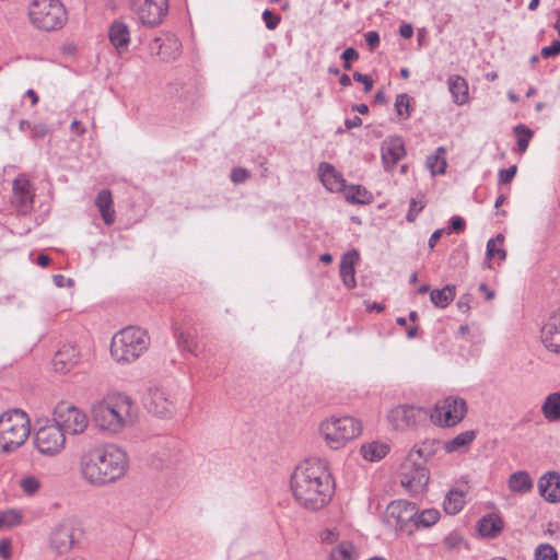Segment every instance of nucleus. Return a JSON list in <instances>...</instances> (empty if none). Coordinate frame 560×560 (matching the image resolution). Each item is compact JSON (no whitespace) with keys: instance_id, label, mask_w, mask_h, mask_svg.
Wrapping results in <instances>:
<instances>
[{"instance_id":"1","label":"nucleus","mask_w":560,"mask_h":560,"mask_svg":"<svg viewBox=\"0 0 560 560\" xmlns=\"http://www.w3.org/2000/svg\"><path fill=\"white\" fill-rule=\"evenodd\" d=\"M290 485L296 502L311 511L327 505L334 493L328 464L322 458H307L299 464L291 475Z\"/></svg>"},{"instance_id":"2","label":"nucleus","mask_w":560,"mask_h":560,"mask_svg":"<svg viewBox=\"0 0 560 560\" xmlns=\"http://www.w3.org/2000/svg\"><path fill=\"white\" fill-rule=\"evenodd\" d=\"M82 478L92 486H105L120 479L128 469L126 452L115 444H98L80 456Z\"/></svg>"},{"instance_id":"3","label":"nucleus","mask_w":560,"mask_h":560,"mask_svg":"<svg viewBox=\"0 0 560 560\" xmlns=\"http://www.w3.org/2000/svg\"><path fill=\"white\" fill-rule=\"evenodd\" d=\"M91 413L94 423L112 434L132 425L137 419V408L132 399L124 394L107 395L92 406Z\"/></svg>"},{"instance_id":"4","label":"nucleus","mask_w":560,"mask_h":560,"mask_svg":"<svg viewBox=\"0 0 560 560\" xmlns=\"http://www.w3.org/2000/svg\"><path fill=\"white\" fill-rule=\"evenodd\" d=\"M440 442L424 440L416 444L400 466V483L411 494L421 493L430 479L427 463L439 450Z\"/></svg>"},{"instance_id":"5","label":"nucleus","mask_w":560,"mask_h":560,"mask_svg":"<svg viewBox=\"0 0 560 560\" xmlns=\"http://www.w3.org/2000/svg\"><path fill=\"white\" fill-rule=\"evenodd\" d=\"M149 342L147 331L129 326L113 337L110 353L118 362H132L148 349Z\"/></svg>"},{"instance_id":"6","label":"nucleus","mask_w":560,"mask_h":560,"mask_svg":"<svg viewBox=\"0 0 560 560\" xmlns=\"http://www.w3.org/2000/svg\"><path fill=\"white\" fill-rule=\"evenodd\" d=\"M30 431V419L23 410L3 412L0 416V446L3 452H11L23 445Z\"/></svg>"},{"instance_id":"7","label":"nucleus","mask_w":560,"mask_h":560,"mask_svg":"<svg viewBox=\"0 0 560 560\" xmlns=\"http://www.w3.org/2000/svg\"><path fill=\"white\" fill-rule=\"evenodd\" d=\"M319 432L330 448L339 450L361 434L362 424L350 416L332 417L320 423Z\"/></svg>"},{"instance_id":"8","label":"nucleus","mask_w":560,"mask_h":560,"mask_svg":"<svg viewBox=\"0 0 560 560\" xmlns=\"http://www.w3.org/2000/svg\"><path fill=\"white\" fill-rule=\"evenodd\" d=\"M33 25L43 31L61 28L67 13L59 0H33L28 12Z\"/></svg>"},{"instance_id":"9","label":"nucleus","mask_w":560,"mask_h":560,"mask_svg":"<svg viewBox=\"0 0 560 560\" xmlns=\"http://www.w3.org/2000/svg\"><path fill=\"white\" fill-rule=\"evenodd\" d=\"M82 535L83 529L77 518H63L49 534V548L58 555H66L80 541Z\"/></svg>"},{"instance_id":"10","label":"nucleus","mask_w":560,"mask_h":560,"mask_svg":"<svg viewBox=\"0 0 560 560\" xmlns=\"http://www.w3.org/2000/svg\"><path fill=\"white\" fill-rule=\"evenodd\" d=\"M417 516L415 503L406 500L392 501L383 515L384 524L396 530L411 534L413 532V518Z\"/></svg>"},{"instance_id":"11","label":"nucleus","mask_w":560,"mask_h":560,"mask_svg":"<svg viewBox=\"0 0 560 560\" xmlns=\"http://www.w3.org/2000/svg\"><path fill=\"white\" fill-rule=\"evenodd\" d=\"M466 413V400L458 396H448L435 406L430 417L441 427H453L463 421Z\"/></svg>"},{"instance_id":"12","label":"nucleus","mask_w":560,"mask_h":560,"mask_svg":"<svg viewBox=\"0 0 560 560\" xmlns=\"http://www.w3.org/2000/svg\"><path fill=\"white\" fill-rule=\"evenodd\" d=\"M34 441L42 454L56 455L65 447L66 434L54 420L47 421L45 425L37 429Z\"/></svg>"},{"instance_id":"13","label":"nucleus","mask_w":560,"mask_h":560,"mask_svg":"<svg viewBox=\"0 0 560 560\" xmlns=\"http://www.w3.org/2000/svg\"><path fill=\"white\" fill-rule=\"evenodd\" d=\"M54 421L66 434H80L88 427L86 415L77 407L68 404H59L54 411Z\"/></svg>"},{"instance_id":"14","label":"nucleus","mask_w":560,"mask_h":560,"mask_svg":"<svg viewBox=\"0 0 560 560\" xmlns=\"http://www.w3.org/2000/svg\"><path fill=\"white\" fill-rule=\"evenodd\" d=\"M428 417V411L415 405H398L387 415L389 423L400 431L413 428Z\"/></svg>"},{"instance_id":"15","label":"nucleus","mask_w":560,"mask_h":560,"mask_svg":"<svg viewBox=\"0 0 560 560\" xmlns=\"http://www.w3.org/2000/svg\"><path fill=\"white\" fill-rule=\"evenodd\" d=\"M132 10L142 24L155 26L167 12V0H132Z\"/></svg>"},{"instance_id":"16","label":"nucleus","mask_w":560,"mask_h":560,"mask_svg":"<svg viewBox=\"0 0 560 560\" xmlns=\"http://www.w3.org/2000/svg\"><path fill=\"white\" fill-rule=\"evenodd\" d=\"M12 205L20 214H27L34 205V192L31 190V182L25 175H19L12 184Z\"/></svg>"},{"instance_id":"17","label":"nucleus","mask_w":560,"mask_h":560,"mask_svg":"<svg viewBox=\"0 0 560 560\" xmlns=\"http://www.w3.org/2000/svg\"><path fill=\"white\" fill-rule=\"evenodd\" d=\"M144 406L150 412L159 417H168L174 410L172 399L162 388H151L145 396Z\"/></svg>"},{"instance_id":"18","label":"nucleus","mask_w":560,"mask_h":560,"mask_svg":"<svg viewBox=\"0 0 560 560\" xmlns=\"http://www.w3.org/2000/svg\"><path fill=\"white\" fill-rule=\"evenodd\" d=\"M79 360L80 351L77 346L65 343L55 353L52 365L56 372L66 374L78 364Z\"/></svg>"},{"instance_id":"19","label":"nucleus","mask_w":560,"mask_h":560,"mask_svg":"<svg viewBox=\"0 0 560 560\" xmlns=\"http://www.w3.org/2000/svg\"><path fill=\"white\" fill-rule=\"evenodd\" d=\"M541 340L547 349L560 353V307L550 315L548 323L544 325Z\"/></svg>"},{"instance_id":"20","label":"nucleus","mask_w":560,"mask_h":560,"mask_svg":"<svg viewBox=\"0 0 560 560\" xmlns=\"http://www.w3.org/2000/svg\"><path fill=\"white\" fill-rule=\"evenodd\" d=\"M539 494L550 503L560 502V474L549 471L538 480Z\"/></svg>"},{"instance_id":"21","label":"nucleus","mask_w":560,"mask_h":560,"mask_svg":"<svg viewBox=\"0 0 560 560\" xmlns=\"http://www.w3.org/2000/svg\"><path fill=\"white\" fill-rule=\"evenodd\" d=\"M319 178L323 185L330 191H342L346 189V180L341 173L326 162L319 164L318 167Z\"/></svg>"},{"instance_id":"22","label":"nucleus","mask_w":560,"mask_h":560,"mask_svg":"<svg viewBox=\"0 0 560 560\" xmlns=\"http://www.w3.org/2000/svg\"><path fill=\"white\" fill-rule=\"evenodd\" d=\"M359 259V253L355 249H352L345 254L340 261V277L342 283L348 289H353L357 285L355 281V269L354 265Z\"/></svg>"},{"instance_id":"23","label":"nucleus","mask_w":560,"mask_h":560,"mask_svg":"<svg viewBox=\"0 0 560 560\" xmlns=\"http://www.w3.org/2000/svg\"><path fill=\"white\" fill-rule=\"evenodd\" d=\"M406 155L401 138H392L385 141L382 147V160L385 165H395Z\"/></svg>"},{"instance_id":"24","label":"nucleus","mask_w":560,"mask_h":560,"mask_svg":"<svg viewBox=\"0 0 560 560\" xmlns=\"http://www.w3.org/2000/svg\"><path fill=\"white\" fill-rule=\"evenodd\" d=\"M114 201L109 189H102L95 199L101 218L106 225H112L115 222V210L113 208Z\"/></svg>"},{"instance_id":"25","label":"nucleus","mask_w":560,"mask_h":560,"mask_svg":"<svg viewBox=\"0 0 560 560\" xmlns=\"http://www.w3.org/2000/svg\"><path fill=\"white\" fill-rule=\"evenodd\" d=\"M156 450L152 455L156 457L161 466L166 465L177 453V443L173 438L163 436L155 441Z\"/></svg>"},{"instance_id":"26","label":"nucleus","mask_w":560,"mask_h":560,"mask_svg":"<svg viewBox=\"0 0 560 560\" xmlns=\"http://www.w3.org/2000/svg\"><path fill=\"white\" fill-rule=\"evenodd\" d=\"M154 45L158 46L156 54L165 61L176 59L180 52V43L174 35H167L164 39L155 38Z\"/></svg>"},{"instance_id":"27","label":"nucleus","mask_w":560,"mask_h":560,"mask_svg":"<svg viewBox=\"0 0 560 560\" xmlns=\"http://www.w3.org/2000/svg\"><path fill=\"white\" fill-rule=\"evenodd\" d=\"M108 37L116 49L125 50L130 40L129 28L124 22L114 21L109 27Z\"/></svg>"},{"instance_id":"28","label":"nucleus","mask_w":560,"mask_h":560,"mask_svg":"<svg viewBox=\"0 0 560 560\" xmlns=\"http://www.w3.org/2000/svg\"><path fill=\"white\" fill-rule=\"evenodd\" d=\"M188 325H189V323H187V322H185L182 325H175L174 326V337L176 339L178 347L182 350L192 352L196 347V341H195L196 334H195V331H192L190 329V327Z\"/></svg>"},{"instance_id":"29","label":"nucleus","mask_w":560,"mask_h":560,"mask_svg":"<svg viewBox=\"0 0 560 560\" xmlns=\"http://www.w3.org/2000/svg\"><path fill=\"white\" fill-rule=\"evenodd\" d=\"M503 529V521L494 514L483 516L478 522V532L481 536L488 538L497 537Z\"/></svg>"},{"instance_id":"30","label":"nucleus","mask_w":560,"mask_h":560,"mask_svg":"<svg viewBox=\"0 0 560 560\" xmlns=\"http://www.w3.org/2000/svg\"><path fill=\"white\" fill-rule=\"evenodd\" d=\"M541 413L548 422L560 421V392L549 394L541 405Z\"/></svg>"},{"instance_id":"31","label":"nucleus","mask_w":560,"mask_h":560,"mask_svg":"<svg viewBox=\"0 0 560 560\" xmlns=\"http://www.w3.org/2000/svg\"><path fill=\"white\" fill-rule=\"evenodd\" d=\"M448 88L456 104L463 105L468 101V84L459 75H452L448 79Z\"/></svg>"},{"instance_id":"32","label":"nucleus","mask_w":560,"mask_h":560,"mask_svg":"<svg viewBox=\"0 0 560 560\" xmlns=\"http://www.w3.org/2000/svg\"><path fill=\"white\" fill-rule=\"evenodd\" d=\"M533 479L525 470L516 471L509 478V488L516 493H527L533 489Z\"/></svg>"},{"instance_id":"33","label":"nucleus","mask_w":560,"mask_h":560,"mask_svg":"<svg viewBox=\"0 0 560 560\" xmlns=\"http://www.w3.org/2000/svg\"><path fill=\"white\" fill-rule=\"evenodd\" d=\"M455 294L456 287L447 284L442 289L432 290L430 293V300L434 306L445 308L451 304V302H453Z\"/></svg>"},{"instance_id":"34","label":"nucleus","mask_w":560,"mask_h":560,"mask_svg":"<svg viewBox=\"0 0 560 560\" xmlns=\"http://www.w3.org/2000/svg\"><path fill=\"white\" fill-rule=\"evenodd\" d=\"M477 431L475 430H468L460 432L456 436H454L452 440L447 441L444 444V448L447 453L457 452L460 448H467L476 439Z\"/></svg>"},{"instance_id":"35","label":"nucleus","mask_w":560,"mask_h":560,"mask_svg":"<svg viewBox=\"0 0 560 560\" xmlns=\"http://www.w3.org/2000/svg\"><path fill=\"white\" fill-rule=\"evenodd\" d=\"M465 493L456 489H452L447 492L443 506L444 511L450 515L457 514L465 504Z\"/></svg>"},{"instance_id":"36","label":"nucleus","mask_w":560,"mask_h":560,"mask_svg":"<svg viewBox=\"0 0 560 560\" xmlns=\"http://www.w3.org/2000/svg\"><path fill=\"white\" fill-rule=\"evenodd\" d=\"M446 150L444 147H439L434 154L427 158V167L430 170L432 175L444 174L446 171Z\"/></svg>"},{"instance_id":"37","label":"nucleus","mask_w":560,"mask_h":560,"mask_svg":"<svg viewBox=\"0 0 560 560\" xmlns=\"http://www.w3.org/2000/svg\"><path fill=\"white\" fill-rule=\"evenodd\" d=\"M389 447L387 444L380 442H372L361 446L362 456L370 462L382 459L388 453Z\"/></svg>"},{"instance_id":"38","label":"nucleus","mask_w":560,"mask_h":560,"mask_svg":"<svg viewBox=\"0 0 560 560\" xmlns=\"http://www.w3.org/2000/svg\"><path fill=\"white\" fill-rule=\"evenodd\" d=\"M348 201L352 203L365 205L372 199V195L360 185H352L345 192Z\"/></svg>"},{"instance_id":"39","label":"nucleus","mask_w":560,"mask_h":560,"mask_svg":"<svg viewBox=\"0 0 560 560\" xmlns=\"http://www.w3.org/2000/svg\"><path fill=\"white\" fill-rule=\"evenodd\" d=\"M329 560H355V548L349 541H342L329 553Z\"/></svg>"},{"instance_id":"40","label":"nucleus","mask_w":560,"mask_h":560,"mask_svg":"<svg viewBox=\"0 0 560 560\" xmlns=\"http://www.w3.org/2000/svg\"><path fill=\"white\" fill-rule=\"evenodd\" d=\"M440 518V512L435 509L422 511L420 514L417 511V516L413 518V529L419 527H430L434 525Z\"/></svg>"},{"instance_id":"41","label":"nucleus","mask_w":560,"mask_h":560,"mask_svg":"<svg viewBox=\"0 0 560 560\" xmlns=\"http://www.w3.org/2000/svg\"><path fill=\"white\" fill-rule=\"evenodd\" d=\"M513 132L517 138V151L520 153H524L527 150L532 138L534 137L533 130L527 126L520 124L513 128Z\"/></svg>"},{"instance_id":"42","label":"nucleus","mask_w":560,"mask_h":560,"mask_svg":"<svg viewBox=\"0 0 560 560\" xmlns=\"http://www.w3.org/2000/svg\"><path fill=\"white\" fill-rule=\"evenodd\" d=\"M503 242V234H498L494 238H491L487 242L486 255L488 259L498 257L501 261L505 260L506 250L502 247H497V244L502 245Z\"/></svg>"},{"instance_id":"43","label":"nucleus","mask_w":560,"mask_h":560,"mask_svg":"<svg viewBox=\"0 0 560 560\" xmlns=\"http://www.w3.org/2000/svg\"><path fill=\"white\" fill-rule=\"evenodd\" d=\"M410 103L411 97L406 93H401L396 96L394 106L397 115L401 119H408L411 116Z\"/></svg>"},{"instance_id":"44","label":"nucleus","mask_w":560,"mask_h":560,"mask_svg":"<svg viewBox=\"0 0 560 560\" xmlns=\"http://www.w3.org/2000/svg\"><path fill=\"white\" fill-rule=\"evenodd\" d=\"M22 522V515L15 510L0 512V529L14 527Z\"/></svg>"},{"instance_id":"45","label":"nucleus","mask_w":560,"mask_h":560,"mask_svg":"<svg viewBox=\"0 0 560 560\" xmlns=\"http://www.w3.org/2000/svg\"><path fill=\"white\" fill-rule=\"evenodd\" d=\"M535 560H558V552L550 544H540L535 549Z\"/></svg>"},{"instance_id":"46","label":"nucleus","mask_w":560,"mask_h":560,"mask_svg":"<svg viewBox=\"0 0 560 560\" xmlns=\"http://www.w3.org/2000/svg\"><path fill=\"white\" fill-rule=\"evenodd\" d=\"M424 207L425 200L423 196L420 199L411 198L406 220L411 223L415 222L417 220L418 214L424 209Z\"/></svg>"},{"instance_id":"47","label":"nucleus","mask_w":560,"mask_h":560,"mask_svg":"<svg viewBox=\"0 0 560 560\" xmlns=\"http://www.w3.org/2000/svg\"><path fill=\"white\" fill-rule=\"evenodd\" d=\"M20 486L26 494H34L39 489V480L34 476H26L21 479Z\"/></svg>"},{"instance_id":"48","label":"nucleus","mask_w":560,"mask_h":560,"mask_svg":"<svg viewBox=\"0 0 560 560\" xmlns=\"http://www.w3.org/2000/svg\"><path fill=\"white\" fill-rule=\"evenodd\" d=\"M341 59L343 60V69L350 70L351 62L359 59V52L353 47H348L341 54Z\"/></svg>"},{"instance_id":"49","label":"nucleus","mask_w":560,"mask_h":560,"mask_svg":"<svg viewBox=\"0 0 560 560\" xmlns=\"http://www.w3.org/2000/svg\"><path fill=\"white\" fill-rule=\"evenodd\" d=\"M517 166L512 165L508 168H501L499 171V184L506 185L512 182L514 176L516 175Z\"/></svg>"},{"instance_id":"50","label":"nucleus","mask_w":560,"mask_h":560,"mask_svg":"<svg viewBox=\"0 0 560 560\" xmlns=\"http://www.w3.org/2000/svg\"><path fill=\"white\" fill-rule=\"evenodd\" d=\"M262 20L268 30H275L281 21L280 15L275 14L270 10L266 9L262 12Z\"/></svg>"},{"instance_id":"51","label":"nucleus","mask_w":560,"mask_h":560,"mask_svg":"<svg viewBox=\"0 0 560 560\" xmlns=\"http://www.w3.org/2000/svg\"><path fill=\"white\" fill-rule=\"evenodd\" d=\"M248 177L249 172L243 167H234L230 174L231 180L236 185L243 184Z\"/></svg>"},{"instance_id":"52","label":"nucleus","mask_w":560,"mask_h":560,"mask_svg":"<svg viewBox=\"0 0 560 560\" xmlns=\"http://www.w3.org/2000/svg\"><path fill=\"white\" fill-rule=\"evenodd\" d=\"M540 55L546 59L560 55V40H553L551 45L542 47Z\"/></svg>"},{"instance_id":"53","label":"nucleus","mask_w":560,"mask_h":560,"mask_svg":"<svg viewBox=\"0 0 560 560\" xmlns=\"http://www.w3.org/2000/svg\"><path fill=\"white\" fill-rule=\"evenodd\" d=\"M353 79L357 82H360L364 85L365 93H369L372 90L373 79L370 75L355 71V72H353Z\"/></svg>"},{"instance_id":"54","label":"nucleus","mask_w":560,"mask_h":560,"mask_svg":"<svg viewBox=\"0 0 560 560\" xmlns=\"http://www.w3.org/2000/svg\"><path fill=\"white\" fill-rule=\"evenodd\" d=\"M32 137L43 139L48 133V127L45 124H36L31 127Z\"/></svg>"},{"instance_id":"55","label":"nucleus","mask_w":560,"mask_h":560,"mask_svg":"<svg viewBox=\"0 0 560 560\" xmlns=\"http://www.w3.org/2000/svg\"><path fill=\"white\" fill-rule=\"evenodd\" d=\"M366 45L371 50H374L380 45V35L375 31L368 32L365 34Z\"/></svg>"},{"instance_id":"56","label":"nucleus","mask_w":560,"mask_h":560,"mask_svg":"<svg viewBox=\"0 0 560 560\" xmlns=\"http://www.w3.org/2000/svg\"><path fill=\"white\" fill-rule=\"evenodd\" d=\"M451 223V230L459 233L465 230L466 223L465 220L459 215H453L450 220Z\"/></svg>"},{"instance_id":"57","label":"nucleus","mask_w":560,"mask_h":560,"mask_svg":"<svg viewBox=\"0 0 560 560\" xmlns=\"http://www.w3.org/2000/svg\"><path fill=\"white\" fill-rule=\"evenodd\" d=\"M460 540H462V538H460V536L458 534L451 533L450 535H447L444 538V545L448 549H453V548H456L459 545Z\"/></svg>"},{"instance_id":"58","label":"nucleus","mask_w":560,"mask_h":560,"mask_svg":"<svg viewBox=\"0 0 560 560\" xmlns=\"http://www.w3.org/2000/svg\"><path fill=\"white\" fill-rule=\"evenodd\" d=\"M0 556L4 560H9L11 557V541L9 539L0 540Z\"/></svg>"},{"instance_id":"59","label":"nucleus","mask_w":560,"mask_h":560,"mask_svg":"<svg viewBox=\"0 0 560 560\" xmlns=\"http://www.w3.org/2000/svg\"><path fill=\"white\" fill-rule=\"evenodd\" d=\"M470 294L462 295L457 301V307L460 312L467 313L470 310Z\"/></svg>"},{"instance_id":"60","label":"nucleus","mask_w":560,"mask_h":560,"mask_svg":"<svg viewBox=\"0 0 560 560\" xmlns=\"http://www.w3.org/2000/svg\"><path fill=\"white\" fill-rule=\"evenodd\" d=\"M399 35L404 38H410L413 35V27L409 23H404L399 27Z\"/></svg>"},{"instance_id":"61","label":"nucleus","mask_w":560,"mask_h":560,"mask_svg":"<svg viewBox=\"0 0 560 560\" xmlns=\"http://www.w3.org/2000/svg\"><path fill=\"white\" fill-rule=\"evenodd\" d=\"M443 233H444V229H440V230L434 231L431 234V236L429 238V247H430V249H433L435 247L438 241L441 238Z\"/></svg>"},{"instance_id":"62","label":"nucleus","mask_w":560,"mask_h":560,"mask_svg":"<svg viewBox=\"0 0 560 560\" xmlns=\"http://www.w3.org/2000/svg\"><path fill=\"white\" fill-rule=\"evenodd\" d=\"M361 125H362V119L359 116H354L353 118H347L345 120V127L349 130L360 127Z\"/></svg>"},{"instance_id":"63","label":"nucleus","mask_w":560,"mask_h":560,"mask_svg":"<svg viewBox=\"0 0 560 560\" xmlns=\"http://www.w3.org/2000/svg\"><path fill=\"white\" fill-rule=\"evenodd\" d=\"M479 291L485 293L486 300L491 301L495 296V292L491 290L486 283H480Z\"/></svg>"},{"instance_id":"64","label":"nucleus","mask_w":560,"mask_h":560,"mask_svg":"<svg viewBox=\"0 0 560 560\" xmlns=\"http://www.w3.org/2000/svg\"><path fill=\"white\" fill-rule=\"evenodd\" d=\"M51 262V259L48 255H45V254H40L38 257H37V264L40 266V267H47L49 266V264Z\"/></svg>"}]
</instances>
